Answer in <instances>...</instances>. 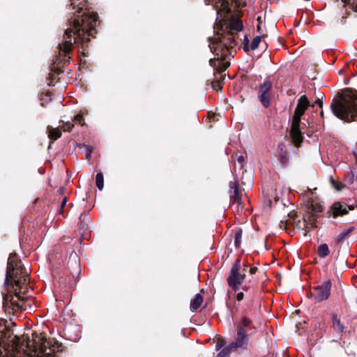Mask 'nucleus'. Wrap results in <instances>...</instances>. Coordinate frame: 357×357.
<instances>
[{"instance_id":"obj_1","label":"nucleus","mask_w":357,"mask_h":357,"mask_svg":"<svg viewBox=\"0 0 357 357\" xmlns=\"http://www.w3.org/2000/svg\"><path fill=\"white\" fill-rule=\"evenodd\" d=\"M86 0H70V6L75 10L73 16L68 20L69 27L66 30L63 42L58 45L59 54H63L64 61L68 56L74 43L84 45L93 36L98 15L86 7Z\"/></svg>"},{"instance_id":"obj_33","label":"nucleus","mask_w":357,"mask_h":357,"mask_svg":"<svg viewBox=\"0 0 357 357\" xmlns=\"http://www.w3.org/2000/svg\"><path fill=\"white\" fill-rule=\"evenodd\" d=\"M314 103L318 105L319 107H322V101L319 98H318Z\"/></svg>"},{"instance_id":"obj_32","label":"nucleus","mask_w":357,"mask_h":357,"mask_svg":"<svg viewBox=\"0 0 357 357\" xmlns=\"http://www.w3.org/2000/svg\"><path fill=\"white\" fill-rule=\"evenodd\" d=\"M223 346H224V345H223V343H222V342H218V343L216 344L215 347H216V349H217V350H219V349H220V348H222Z\"/></svg>"},{"instance_id":"obj_34","label":"nucleus","mask_w":357,"mask_h":357,"mask_svg":"<svg viewBox=\"0 0 357 357\" xmlns=\"http://www.w3.org/2000/svg\"><path fill=\"white\" fill-rule=\"evenodd\" d=\"M257 270V268L255 267L250 268V273L251 274H255L256 273Z\"/></svg>"},{"instance_id":"obj_23","label":"nucleus","mask_w":357,"mask_h":357,"mask_svg":"<svg viewBox=\"0 0 357 357\" xmlns=\"http://www.w3.org/2000/svg\"><path fill=\"white\" fill-rule=\"evenodd\" d=\"M242 231L238 230L236 232L234 245L236 248H239L241 243Z\"/></svg>"},{"instance_id":"obj_11","label":"nucleus","mask_w":357,"mask_h":357,"mask_svg":"<svg viewBox=\"0 0 357 357\" xmlns=\"http://www.w3.org/2000/svg\"><path fill=\"white\" fill-rule=\"evenodd\" d=\"M354 206L351 205L348 206L344 203L337 202L333 204L331 206L329 212L333 218H335L338 216L344 215L348 213L349 210H354Z\"/></svg>"},{"instance_id":"obj_30","label":"nucleus","mask_w":357,"mask_h":357,"mask_svg":"<svg viewBox=\"0 0 357 357\" xmlns=\"http://www.w3.org/2000/svg\"><path fill=\"white\" fill-rule=\"evenodd\" d=\"M216 86L218 87L217 89L220 90L222 88V83L220 81L217 82L216 83L213 84V88L216 89Z\"/></svg>"},{"instance_id":"obj_2","label":"nucleus","mask_w":357,"mask_h":357,"mask_svg":"<svg viewBox=\"0 0 357 357\" xmlns=\"http://www.w3.org/2000/svg\"><path fill=\"white\" fill-rule=\"evenodd\" d=\"M62 346L43 334H33V338L15 337L6 347L0 345V357H56Z\"/></svg>"},{"instance_id":"obj_9","label":"nucleus","mask_w":357,"mask_h":357,"mask_svg":"<svg viewBox=\"0 0 357 357\" xmlns=\"http://www.w3.org/2000/svg\"><path fill=\"white\" fill-rule=\"evenodd\" d=\"M272 84L270 81H265L260 85L258 98L262 105L267 108L270 106Z\"/></svg>"},{"instance_id":"obj_13","label":"nucleus","mask_w":357,"mask_h":357,"mask_svg":"<svg viewBox=\"0 0 357 357\" xmlns=\"http://www.w3.org/2000/svg\"><path fill=\"white\" fill-rule=\"evenodd\" d=\"M230 190V197L233 202L241 203V197L239 195V189H238V183L237 181H234L233 182H230L229 184Z\"/></svg>"},{"instance_id":"obj_35","label":"nucleus","mask_w":357,"mask_h":357,"mask_svg":"<svg viewBox=\"0 0 357 357\" xmlns=\"http://www.w3.org/2000/svg\"><path fill=\"white\" fill-rule=\"evenodd\" d=\"M67 202V199L66 197H64L63 201H62V203H61V208L64 207V206L66 205Z\"/></svg>"},{"instance_id":"obj_22","label":"nucleus","mask_w":357,"mask_h":357,"mask_svg":"<svg viewBox=\"0 0 357 357\" xmlns=\"http://www.w3.org/2000/svg\"><path fill=\"white\" fill-rule=\"evenodd\" d=\"M353 230H354V227H350V228L342 231L337 236V241L338 242L342 241Z\"/></svg>"},{"instance_id":"obj_31","label":"nucleus","mask_w":357,"mask_h":357,"mask_svg":"<svg viewBox=\"0 0 357 357\" xmlns=\"http://www.w3.org/2000/svg\"><path fill=\"white\" fill-rule=\"evenodd\" d=\"M244 160H245V159H244V157L243 155L238 156L237 161L241 165H242L243 163Z\"/></svg>"},{"instance_id":"obj_7","label":"nucleus","mask_w":357,"mask_h":357,"mask_svg":"<svg viewBox=\"0 0 357 357\" xmlns=\"http://www.w3.org/2000/svg\"><path fill=\"white\" fill-rule=\"evenodd\" d=\"M241 260L237 259L233 264L227 278L229 287L234 291H238L245 278V271L241 266Z\"/></svg>"},{"instance_id":"obj_14","label":"nucleus","mask_w":357,"mask_h":357,"mask_svg":"<svg viewBox=\"0 0 357 357\" xmlns=\"http://www.w3.org/2000/svg\"><path fill=\"white\" fill-rule=\"evenodd\" d=\"M277 158L282 165L287 164L289 161L288 151L285 145L280 144L278 147Z\"/></svg>"},{"instance_id":"obj_25","label":"nucleus","mask_w":357,"mask_h":357,"mask_svg":"<svg viewBox=\"0 0 357 357\" xmlns=\"http://www.w3.org/2000/svg\"><path fill=\"white\" fill-rule=\"evenodd\" d=\"M344 5L351 6L352 9L357 11V0H342Z\"/></svg>"},{"instance_id":"obj_12","label":"nucleus","mask_w":357,"mask_h":357,"mask_svg":"<svg viewBox=\"0 0 357 357\" xmlns=\"http://www.w3.org/2000/svg\"><path fill=\"white\" fill-rule=\"evenodd\" d=\"M248 335L243 333V329L240 328L237 331V337L234 342L229 344L231 349L245 348L248 344Z\"/></svg>"},{"instance_id":"obj_6","label":"nucleus","mask_w":357,"mask_h":357,"mask_svg":"<svg viewBox=\"0 0 357 357\" xmlns=\"http://www.w3.org/2000/svg\"><path fill=\"white\" fill-rule=\"evenodd\" d=\"M310 105V102L305 95L301 96L298 100L297 105L292 117L290 131L291 139L296 146H299L303 142V135L300 130L301 119Z\"/></svg>"},{"instance_id":"obj_10","label":"nucleus","mask_w":357,"mask_h":357,"mask_svg":"<svg viewBox=\"0 0 357 357\" xmlns=\"http://www.w3.org/2000/svg\"><path fill=\"white\" fill-rule=\"evenodd\" d=\"M303 197L308 202V209L310 211L312 216H316L318 213L322 211L323 206L320 204L314 202V193L311 189L307 188V190L305 191Z\"/></svg>"},{"instance_id":"obj_4","label":"nucleus","mask_w":357,"mask_h":357,"mask_svg":"<svg viewBox=\"0 0 357 357\" xmlns=\"http://www.w3.org/2000/svg\"><path fill=\"white\" fill-rule=\"evenodd\" d=\"M242 22L236 17H231L225 22L224 26L221 28V33L216 31L215 36L210 39L209 48L217 57L211 59L209 63L211 66H215L216 61H222L228 56H232L234 52V47L237 45L236 40V34L242 30Z\"/></svg>"},{"instance_id":"obj_19","label":"nucleus","mask_w":357,"mask_h":357,"mask_svg":"<svg viewBox=\"0 0 357 357\" xmlns=\"http://www.w3.org/2000/svg\"><path fill=\"white\" fill-rule=\"evenodd\" d=\"M330 253L328 246L326 243L321 244L317 248V254L320 257H326Z\"/></svg>"},{"instance_id":"obj_20","label":"nucleus","mask_w":357,"mask_h":357,"mask_svg":"<svg viewBox=\"0 0 357 357\" xmlns=\"http://www.w3.org/2000/svg\"><path fill=\"white\" fill-rule=\"evenodd\" d=\"M330 183L331 185L337 190L340 191L343 189L344 185L340 181H335L332 176H330Z\"/></svg>"},{"instance_id":"obj_27","label":"nucleus","mask_w":357,"mask_h":357,"mask_svg":"<svg viewBox=\"0 0 357 357\" xmlns=\"http://www.w3.org/2000/svg\"><path fill=\"white\" fill-rule=\"evenodd\" d=\"M74 121L76 123L80 124L81 126H84V121L83 116H82V114H78L77 115H76L74 117Z\"/></svg>"},{"instance_id":"obj_17","label":"nucleus","mask_w":357,"mask_h":357,"mask_svg":"<svg viewBox=\"0 0 357 357\" xmlns=\"http://www.w3.org/2000/svg\"><path fill=\"white\" fill-rule=\"evenodd\" d=\"M203 303V296L200 294L195 295V298L191 301L190 309L195 312L199 309Z\"/></svg>"},{"instance_id":"obj_37","label":"nucleus","mask_w":357,"mask_h":357,"mask_svg":"<svg viewBox=\"0 0 357 357\" xmlns=\"http://www.w3.org/2000/svg\"><path fill=\"white\" fill-rule=\"evenodd\" d=\"M242 289H243V290H245V291H247V290H248V288H247V287H245V286H243V287H242Z\"/></svg>"},{"instance_id":"obj_29","label":"nucleus","mask_w":357,"mask_h":357,"mask_svg":"<svg viewBox=\"0 0 357 357\" xmlns=\"http://www.w3.org/2000/svg\"><path fill=\"white\" fill-rule=\"evenodd\" d=\"M236 300H237L238 301H242V300L243 299V298H244V294H243V292H239V293H238V294H236Z\"/></svg>"},{"instance_id":"obj_15","label":"nucleus","mask_w":357,"mask_h":357,"mask_svg":"<svg viewBox=\"0 0 357 357\" xmlns=\"http://www.w3.org/2000/svg\"><path fill=\"white\" fill-rule=\"evenodd\" d=\"M240 328L243 329V333L248 335V331L253 328L251 319L246 317H243L237 325V331Z\"/></svg>"},{"instance_id":"obj_26","label":"nucleus","mask_w":357,"mask_h":357,"mask_svg":"<svg viewBox=\"0 0 357 357\" xmlns=\"http://www.w3.org/2000/svg\"><path fill=\"white\" fill-rule=\"evenodd\" d=\"M231 347L229 346L223 349L217 356V357H228L231 352Z\"/></svg>"},{"instance_id":"obj_5","label":"nucleus","mask_w":357,"mask_h":357,"mask_svg":"<svg viewBox=\"0 0 357 357\" xmlns=\"http://www.w3.org/2000/svg\"><path fill=\"white\" fill-rule=\"evenodd\" d=\"M333 113L345 121H351L357 114V91L347 89L333 99L331 105Z\"/></svg>"},{"instance_id":"obj_16","label":"nucleus","mask_w":357,"mask_h":357,"mask_svg":"<svg viewBox=\"0 0 357 357\" xmlns=\"http://www.w3.org/2000/svg\"><path fill=\"white\" fill-rule=\"evenodd\" d=\"M332 327L338 334H342L344 330V325L335 314H332Z\"/></svg>"},{"instance_id":"obj_24","label":"nucleus","mask_w":357,"mask_h":357,"mask_svg":"<svg viewBox=\"0 0 357 357\" xmlns=\"http://www.w3.org/2000/svg\"><path fill=\"white\" fill-rule=\"evenodd\" d=\"M261 41V36H256L252 41L250 48L252 50H256L258 47L259 43Z\"/></svg>"},{"instance_id":"obj_18","label":"nucleus","mask_w":357,"mask_h":357,"mask_svg":"<svg viewBox=\"0 0 357 357\" xmlns=\"http://www.w3.org/2000/svg\"><path fill=\"white\" fill-rule=\"evenodd\" d=\"M48 137L52 140V142L59 139L61 135V131L59 128H54L51 126L47 128Z\"/></svg>"},{"instance_id":"obj_21","label":"nucleus","mask_w":357,"mask_h":357,"mask_svg":"<svg viewBox=\"0 0 357 357\" xmlns=\"http://www.w3.org/2000/svg\"><path fill=\"white\" fill-rule=\"evenodd\" d=\"M96 183L97 188L102 190L104 187L103 175L102 173H98L96 177Z\"/></svg>"},{"instance_id":"obj_3","label":"nucleus","mask_w":357,"mask_h":357,"mask_svg":"<svg viewBox=\"0 0 357 357\" xmlns=\"http://www.w3.org/2000/svg\"><path fill=\"white\" fill-rule=\"evenodd\" d=\"M29 282V274L23 267L21 261L15 254H10L8 259L5 284L8 286H13L15 294H8L4 295L3 303L6 305L10 304L15 310H26L29 301H25L23 297L20 296V294L22 291H25Z\"/></svg>"},{"instance_id":"obj_38","label":"nucleus","mask_w":357,"mask_h":357,"mask_svg":"<svg viewBox=\"0 0 357 357\" xmlns=\"http://www.w3.org/2000/svg\"><path fill=\"white\" fill-rule=\"evenodd\" d=\"M231 294H232V292H231V291H228V295H229V296H231Z\"/></svg>"},{"instance_id":"obj_28","label":"nucleus","mask_w":357,"mask_h":357,"mask_svg":"<svg viewBox=\"0 0 357 357\" xmlns=\"http://www.w3.org/2000/svg\"><path fill=\"white\" fill-rule=\"evenodd\" d=\"M73 128V124L70 122L68 121L66 124L63 125V131H70Z\"/></svg>"},{"instance_id":"obj_36","label":"nucleus","mask_w":357,"mask_h":357,"mask_svg":"<svg viewBox=\"0 0 357 357\" xmlns=\"http://www.w3.org/2000/svg\"><path fill=\"white\" fill-rule=\"evenodd\" d=\"M229 64L228 63H225L223 69H221L220 70H225L229 66Z\"/></svg>"},{"instance_id":"obj_8","label":"nucleus","mask_w":357,"mask_h":357,"mask_svg":"<svg viewBox=\"0 0 357 357\" xmlns=\"http://www.w3.org/2000/svg\"><path fill=\"white\" fill-rule=\"evenodd\" d=\"M331 280L324 281L322 284L313 287L311 296L317 302L327 300L331 294Z\"/></svg>"}]
</instances>
